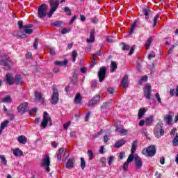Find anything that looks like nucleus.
Returning <instances> with one entry per match:
<instances>
[{"label": "nucleus", "mask_w": 178, "mask_h": 178, "mask_svg": "<svg viewBox=\"0 0 178 178\" xmlns=\"http://www.w3.org/2000/svg\"><path fill=\"white\" fill-rule=\"evenodd\" d=\"M0 65L3 66L4 70H11L13 66V60L10 59V57L6 54H3V57L0 60Z\"/></svg>", "instance_id": "f257e3e1"}, {"label": "nucleus", "mask_w": 178, "mask_h": 178, "mask_svg": "<svg viewBox=\"0 0 178 178\" xmlns=\"http://www.w3.org/2000/svg\"><path fill=\"white\" fill-rule=\"evenodd\" d=\"M49 2L51 10L49 13H47V17L51 19V17H52V15H54V13L56 12V10L59 7V0H49Z\"/></svg>", "instance_id": "f03ea898"}, {"label": "nucleus", "mask_w": 178, "mask_h": 178, "mask_svg": "<svg viewBox=\"0 0 178 178\" xmlns=\"http://www.w3.org/2000/svg\"><path fill=\"white\" fill-rule=\"evenodd\" d=\"M47 10H48V5L43 3L38 8V17L39 19H45L47 17Z\"/></svg>", "instance_id": "7ed1b4c3"}, {"label": "nucleus", "mask_w": 178, "mask_h": 178, "mask_svg": "<svg viewBox=\"0 0 178 178\" xmlns=\"http://www.w3.org/2000/svg\"><path fill=\"white\" fill-rule=\"evenodd\" d=\"M154 134L156 138H161L162 136H164L165 130L163 129V127H162V124H156L154 130Z\"/></svg>", "instance_id": "20e7f679"}, {"label": "nucleus", "mask_w": 178, "mask_h": 178, "mask_svg": "<svg viewBox=\"0 0 178 178\" xmlns=\"http://www.w3.org/2000/svg\"><path fill=\"white\" fill-rule=\"evenodd\" d=\"M41 165L45 169L46 172H51V168H49V166H51V159L48 154H46L44 159H42Z\"/></svg>", "instance_id": "39448f33"}, {"label": "nucleus", "mask_w": 178, "mask_h": 178, "mask_svg": "<svg viewBox=\"0 0 178 178\" xmlns=\"http://www.w3.org/2000/svg\"><path fill=\"white\" fill-rule=\"evenodd\" d=\"M100 101H101V95L97 94L95 95L93 97L90 99V100H89L88 103V108H94V106H95L97 104L99 103Z\"/></svg>", "instance_id": "423d86ee"}, {"label": "nucleus", "mask_w": 178, "mask_h": 178, "mask_svg": "<svg viewBox=\"0 0 178 178\" xmlns=\"http://www.w3.org/2000/svg\"><path fill=\"white\" fill-rule=\"evenodd\" d=\"M53 94L51 97V105H56L58 102H59V91H58V89L55 88V86H53Z\"/></svg>", "instance_id": "0eeeda50"}, {"label": "nucleus", "mask_w": 178, "mask_h": 178, "mask_svg": "<svg viewBox=\"0 0 178 178\" xmlns=\"http://www.w3.org/2000/svg\"><path fill=\"white\" fill-rule=\"evenodd\" d=\"M143 153L148 156H155V154H156V147L154 145H150L145 150H143Z\"/></svg>", "instance_id": "6e6552de"}, {"label": "nucleus", "mask_w": 178, "mask_h": 178, "mask_svg": "<svg viewBox=\"0 0 178 178\" xmlns=\"http://www.w3.org/2000/svg\"><path fill=\"white\" fill-rule=\"evenodd\" d=\"M106 76V68L105 67H102L97 72V76L99 78V83H102V81L105 80Z\"/></svg>", "instance_id": "1a4fd4ad"}, {"label": "nucleus", "mask_w": 178, "mask_h": 178, "mask_svg": "<svg viewBox=\"0 0 178 178\" xmlns=\"http://www.w3.org/2000/svg\"><path fill=\"white\" fill-rule=\"evenodd\" d=\"M134 163L137 170L141 169L143 168V160L141 157L138 155H136L134 157Z\"/></svg>", "instance_id": "9d476101"}, {"label": "nucleus", "mask_w": 178, "mask_h": 178, "mask_svg": "<svg viewBox=\"0 0 178 178\" xmlns=\"http://www.w3.org/2000/svg\"><path fill=\"white\" fill-rule=\"evenodd\" d=\"M28 106H29V104L27 102H24L23 104H19V106L17 108V109L21 113H27Z\"/></svg>", "instance_id": "9b49d317"}, {"label": "nucleus", "mask_w": 178, "mask_h": 178, "mask_svg": "<svg viewBox=\"0 0 178 178\" xmlns=\"http://www.w3.org/2000/svg\"><path fill=\"white\" fill-rule=\"evenodd\" d=\"M144 95L147 99H151V85L147 84L144 89Z\"/></svg>", "instance_id": "f8f14e48"}, {"label": "nucleus", "mask_w": 178, "mask_h": 178, "mask_svg": "<svg viewBox=\"0 0 178 178\" xmlns=\"http://www.w3.org/2000/svg\"><path fill=\"white\" fill-rule=\"evenodd\" d=\"M49 114L48 112L44 111L43 113V121L41 122V126L45 129L48 126Z\"/></svg>", "instance_id": "ddd939ff"}, {"label": "nucleus", "mask_w": 178, "mask_h": 178, "mask_svg": "<svg viewBox=\"0 0 178 178\" xmlns=\"http://www.w3.org/2000/svg\"><path fill=\"white\" fill-rule=\"evenodd\" d=\"M95 34V29H92L90 32V37L89 38L86 39V42L88 44H92L94 41H95V36L94 35Z\"/></svg>", "instance_id": "4468645a"}, {"label": "nucleus", "mask_w": 178, "mask_h": 178, "mask_svg": "<svg viewBox=\"0 0 178 178\" xmlns=\"http://www.w3.org/2000/svg\"><path fill=\"white\" fill-rule=\"evenodd\" d=\"M74 157L70 158L66 163V169H73L74 168Z\"/></svg>", "instance_id": "2eb2a0df"}, {"label": "nucleus", "mask_w": 178, "mask_h": 178, "mask_svg": "<svg viewBox=\"0 0 178 178\" xmlns=\"http://www.w3.org/2000/svg\"><path fill=\"white\" fill-rule=\"evenodd\" d=\"M31 27H33V24H27L24 26V31L26 33V34H33V29H31Z\"/></svg>", "instance_id": "dca6fc26"}, {"label": "nucleus", "mask_w": 178, "mask_h": 178, "mask_svg": "<svg viewBox=\"0 0 178 178\" xmlns=\"http://www.w3.org/2000/svg\"><path fill=\"white\" fill-rule=\"evenodd\" d=\"M127 80H129V76L124 75L121 82V86L124 88H127L129 87V83L127 82Z\"/></svg>", "instance_id": "f3484780"}, {"label": "nucleus", "mask_w": 178, "mask_h": 178, "mask_svg": "<svg viewBox=\"0 0 178 178\" xmlns=\"http://www.w3.org/2000/svg\"><path fill=\"white\" fill-rule=\"evenodd\" d=\"M124 144H126V140L124 139H121L115 142L114 147L115 148H120V147H123Z\"/></svg>", "instance_id": "a211bd4d"}, {"label": "nucleus", "mask_w": 178, "mask_h": 178, "mask_svg": "<svg viewBox=\"0 0 178 178\" xmlns=\"http://www.w3.org/2000/svg\"><path fill=\"white\" fill-rule=\"evenodd\" d=\"M115 131H117V133H120V134H123V136L127 135V130L124 129L123 127H120L119 126L116 127Z\"/></svg>", "instance_id": "6ab92c4d"}, {"label": "nucleus", "mask_w": 178, "mask_h": 178, "mask_svg": "<svg viewBox=\"0 0 178 178\" xmlns=\"http://www.w3.org/2000/svg\"><path fill=\"white\" fill-rule=\"evenodd\" d=\"M6 81L9 86L13 85V80H12V74L8 73L6 74Z\"/></svg>", "instance_id": "aec40b11"}, {"label": "nucleus", "mask_w": 178, "mask_h": 178, "mask_svg": "<svg viewBox=\"0 0 178 178\" xmlns=\"http://www.w3.org/2000/svg\"><path fill=\"white\" fill-rule=\"evenodd\" d=\"M112 105V100H109L108 102H104L103 105L101 106V110L105 111L107 108H109Z\"/></svg>", "instance_id": "412c9836"}, {"label": "nucleus", "mask_w": 178, "mask_h": 178, "mask_svg": "<svg viewBox=\"0 0 178 178\" xmlns=\"http://www.w3.org/2000/svg\"><path fill=\"white\" fill-rule=\"evenodd\" d=\"M163 120L166 122L167 124H172L173 117L170 115H165Z\"/></svg>", "instance_id": "4be33fe9"}, {"label": "nucleus", "mask_w": 178, "mask_h": 178, "mask_svg": "<svg viewBox=\"0 0 178 178\" xmlns=\"http://www.w3.org/2000/svg\"><path fill=\"white\" fill-rule=\"evenodd\" d=\"M82 99H83V97H81V95H80V93H77L75 95L74 104H81Z\"/></svg>", "instance_id": "5701e85b"}, {"label": "nucleus", "mask_w": 178, "mask_h": 178, "mask_svg": "<svg viewBox=\"0 0 178 178\" xmlns=\"http://www.w3.org/2000/svg\"><path fill=\"white\" fill-rule=\"evenodd\" d=\"M35 98L38 101H44V97H42V94H41V92L37 90L35 91Z\"/></svg>", "instance_id": "b1692460"}, {"label": "nucleus", "mask_w": 178, "mask_h": 178, "mask_svg": "<svg viewBox=\"0 0 178 178\" xmlns=\"http://www.w3.org/2000/svg\"><path fill=\"white\" fill-rule=\"evenodd\" d=\"M8 124H9L8 120H6V121L1 122V126H0V133H2V131L5 130V129H6V127H8Z\"/></svg>", "instance_id": "393cba45"}, {"label": "nucleus", "mask_w": 178, "mask_h": 178, "mask_svg": "<svg viewBox=\"0 0 178 178\" xmlns=\"http://www.w3.org/2000/svg\"><path fill=\"white\" fill-rule=\"evenodd\" d=\"M145 112H147V110L145 109V108H140L138 110V119H143V115H145Z\"/></svg>", "instance_id": "a878e982"}, {"label": "nucleus", "mask_w": 178, "mask_h": 178, "mask_svg": "<svg viewBox=\"0 0 178 178\" xmlns=\"http://www.w3.org/2000/svg\"><path fill=\"white\" fill-rule=\"evenodd\" d=\"M65 155V149L63 147H61L58 149V153L57 154V159H58V161H60V159H62V155Z\"/></svg>", "instance_id": "bb28decb"}, {"label": "nucleus", "mask_w": 178, "mask_h": 178, "mask_svg": "<svg viewBox=\"0 0 178 178\" xmlns=\"http://www.w3.org/2000/svg\"><path fill=\"white\" fill-rule=\"evenodd\" d=\"M18 143H19V144H26L27 138L24 136H19L18 137Z\"/></svg>", "instance_id": "cd10ccee"}, {"label": "nucleus", "mask_w": 178, "mask_h": 178, "mask_svg": "<svg viewBox=\"0 0 178 178\" xmlns=\"http://www.w3.org/2000/svg\"><path fill=\"white\" fill-rule=\"evenodd\" d=\"M138 144V141L134 140L132 143V146L131 149V154H134L136 152V149H137V145Z\"/></svg>", "instance_id": "c85d7f7f"}, {"label": "nucleus", "mask_w": 178, "mask_h": 178, "mask_svg": "<svg viewBox=\"0 0 178 178\" xmlns=\"http://www.w3.org/2000/svg\"><path fill=\"white\" fill-rule=\"evenodd\" d=\"M13 154L15 156H23V152L19 148H16L13 150Z\"/></svg>", "instance_id": "c756f323"}, {"label": "nucleus", "mask_w": 178, "mask_h": 178, "mask_svg": "<svg viewBox=\"0 0 178 178\" xmlns=\"http://www.w3.org/2000/svg\"><path fill=\"white\" fill-rule=\"evenodd\" d=\"M152 41H153V39L152 37L149 38L147 39V40L146 41V43L145 44V47L147 51H148V49H149V47H151V44H152Z\"/></svg>", "instance_id": "7c9ffc66"}, {"label": "nucleus", "mask_w": 178, "mask_h": 178, "mask_svg": "<svg viewBox=\"0 0 178 178\" xmlns=\"http://www.w3.org/2000/svg\"><path fill=\"white\" fill-rule=\"evenodd\" d=\"M116 69H118V64H116V62L112 61L111 65V72L113 73Z\"/></svg>", "instance_id": "2f4dec72"}, {"label": "nucleus", "mask_w": 178, "mask_h": 178, "mask_svg": "<svg viewBox=\"0 0 178 178\" xmlns=\"http://www.w3.org/2000/svg\"><path fill=\"white\" fill-rule=\"evenodd\" d=\"M55 65H57V66H66L67 65V60H65L64 61H55Z\"/></svg>", "instance_id": "473e14b6"}, {"label": "nucleus", "mask_w": 178, "mask_h": 178, "mask_svg": "<svg viewBox=\"0 0 178 178\" xmlns=\"http://www.w3.org/2000/svg\"><path fill=\"white\" fill-rule=\"evenodd\" d=\"M15 84L17 86L22 84V76L20 75H15Z\"/></svg>", "instance_id": "72a5a7b5"}, {"label": "nucleus", "mask_w": 178, "mask_h": 178, "mask_svg": "<svg viewBox=\"0 0 178 178\" xmlns=\"http://www.w3.org/2000/svg\"><path fill=\"white\" fill-rule=\"evenodd\" d=\"M152 122H154V117L150 116V117L146 118L145 124H147V126H149V124H151V123H152Z\"/></svg>", "instance_id": "f704fd0d"}, {"label": "nucleus", "mask_w": 178, "mask_h": 178, "mask_svg": "<svg viewBox=\"0 0 178 178\" xmlns=\"http://www.w3.org/2000/svg\"><path fill=\"white\" fill-rule=\"evenodd\" d=\"M149 13H151V10H149V9L143 10V14L145 15L146 20H148V19H149Z\"/></svg>", "instance_id": "c9c22d12"}, {"label": "nucleus", "mask_w": 178, "mask_h": 178, "mask_svg": "<svg viewBox=\"0 0 178 178\" xmlns=\"http://www.w3.org/2000/svg\"><path fill=\"white\" fill-rule=\"evenodd\" d=\"M0 159L2 163H3L4 166H6V164L8 163V160H6V157H5V155L0 154Z\"/></svg>", "instance_id": "e433bc0d"}, {"label": "nucleus", "mask_w": 178, "mask_h": 178, "mask_svg": "<svg viewBox=\"0 0 178 178\" xmlns=\"http://www.w3.org/2000/svg\"><path fill=\"white\" fill-rule=\"evenodd\" d=\"M172 144L174 147H177L178 145V133H176L175 137L172 140Z\"/></svg>", "instance_id": "4c0bfd02"}, {"label": "nucleus", "mask_w": 178, "mask_h": 178, "mask_svg": "<svg viewBox=\"0 0 178 178\" xmlns=\"http://www.w3.org/2000/svg\"><path fill=\"white\" fill-rule=\"evenodd\" d=\"M63 10L67 16H72V10H70V8L65 7L63 8Z\"/></svg>", "instance_id": "58836bf2"}, {"label": "nucleus", "mask_w": 178, "mask_h": 178, "mask_svg": "<svg viewBox=\"0 0 178 178\" xmlns=\"http://www.w3.org/2000/svg\"><path fill=\"white\" fill-rule=\"evenodd\" d=\"M72 83L74 84L77 83V73L76 72H74L72 75Z\"/></svg>", "instance_id": "ea45409f"}, {"label": "nucleus", "mask_w": 178, "mask_h": 178, "mask_svg": "<svg viewBox=\"0 0 178 178\" xmlns=\"http://www.w3.org/2000/svg\"><path fill=\"white\" fill-rule=\"evenodd\" d=\"M81 168L82 170L86 169V160L84 159V157H81Z\"/></svg>", "instance_id": "a19ab883"}, {"label": "nucleus", "mask_w": 178, "mask_h": 178, "mask_svg": "<svg viewBox=\"0 0 178 178\" xmlns=\"http://www.w3.org/2000/svg\"><path fill=\"white\" fill-rule=\"evenodd\" d=\"M88 155L89 157V161H92V159H94V152H92V150H88Z\"/></svg>", "instance_id": "79ce46f5"}, {"label": "nucleus", "mask_w": 178, "mask_h": 178, "mask_svg": "<svg viewBox=\"0 0 178 178\" xmlns=\"http://www.w3.org/2000/svg\"><path fill=\"white\" fill-rule=\"evenodd\" d=\"M2 102L4 103H10L12 102V97H10V96H6V97H4L3 99H2Z\"/></svg>", "instance_id": "37998d69"}, {"label": "nucleus", "mask_w": 178, "mask_h": 178, "mask_svg": "<svg viewBox=\"0 0 178 178\" xmlns=\"http://www.w3.org/2000/svg\"><path fill=\"white\" fill-rule=\"evenodd\" d=\"M97 81H92V84L90 85V88L92 91H95V88H97Z\"/></svg>", "instance_id": "c03bdc74"}, {"label": "nucleus", "mask_w": 178, "mask_h": 178, "mask_svg": "<svg viewBox=\"0 0 178 178\" xmlns=\"http://www.w3.org/2000/svg\"><path fill=\"white\" fill-rule=\"evenodd\" d=\"M77 55H78L77 51L74 50V51H72V61H73L74 63L76 62V58H77Z\"/></svg>", "instance_id": "a18cd8bd"}, {"label": "nucleus", "mask_w": 178, "mask_h": 178, "mask_svg": "<svg viewBox=\"0 0 178 178\" xmlns=\"http://www.w3.org/2000/svg\"><path fill=\"white\" fill-rule=\"evenodd\" d=\"M136 26H137L136 22H134L133 24L131 25L130 34L134 33V29H136Z\"/></svg>", "instance_id": "49530a36"}, {"label": "nucleus", "mask_w": 178, "mask_h": 178, "mask_svg": "<svg viewBox=\"0 0 178 178\" xmlns=\"http://www.w3.org/2000/svg\"><path fill=\"white\" fill-rule=\"evenodd\" d=\"M134 159V155L133 153H131L127 160V163H130L133 162Z\"/></svg>", "instance_id": "de8ad7c7"}, {"label": "nucleus", "mask_w": 178, "mask_h": 178, "mask_svg": "<svg viewBox=\"0 0 178 178\" xmlns=\"http://www.w3.org/2000/svg\"><path fill=\"white\" fill-rule=\"evenodd\" d=\"M129 49H130V46H129L127 44L123 42L122 50V51H129Z\"/></svg>", "instance_id": "09e8293b"}, {"label": "nucleus", "mask_w": 178, "mask_h": 178, "mask_svg": "<svg viewBox=\"0 0 178 178\" xmlns=\"http://www.w3.org/2000/svg\"><path fill=\"white\" fill-rule=\"evenodd\" d=\"M51 26H54L55 27H60L62 26V22L60 21L55 22L54 23H51Z\"/></svg>", "instance_id": "8fccbe9b"}, {"label": "nucleus", "mask_w": 178, "mask_h": 178, "mask_svg": "<svg viewBox=\"0 0 178 178\" xmlns=\"http://www.w3.org/2000/svg\"><path fill=\"white\" fill-rule=\"evenodd\" d=\"M37 111H38V109L37 108V107H34L33 108H32L31 111H29V115L31 116H33V115H35Z\"/></svg>", "instance_id": "3c124183"}, {"label": "nucleus", "mask_w": 178, "mask_h": 178, "mask_svg": "<svg viewBox=\"0 0 178 178\" xmlns=\"http://www.w3.org/2000/svg\"><path fill=\"white\" fill-rule=\"evenodd\" d=\"M106 161V159L105 158H101L99 159V162H100V163H102V166L103 168H105V166H106V163H105Z\"/></svg>", "instance_id": "603ef678"}, {"label": "nucleus", "mask_w": 178, "mask_h": 178, "mask_svg": "<svg viewBox=\"0 0 178 178\" xmlns=\"http://www.w3.org/2000/svg\"><path fill=\"white\" fill-rule=\"evenodd\" d=\"M17 33H19V31H15L14 35H16L17 37H19V38H26V37H27V35L24 33L22 35H17Z\"/></svg>", "instance_id": "864d4df0"}, {"label": "nucleus", "mask_w": 178, "mask_h": 178, "mask_svg": "<svg viewBox=\"0 0 178 178\" xmlns=\"http://www.w3.org/2000/svg\"><path fill=\"white\" fill-rule=\"evenodd\" d=\"M155 52L152 51L149 55H148V59L149 60H152V59H154L155 58Z\"/></svg>", "instance_id": "5fc2aeb1"}, {"label": "nucleus", "mask_w": 178, "mask_h": 178, "mask_svg": "<svg viewBox=\"0 0 178 178\" xmlns=\"http://www.w3.org/2000/svg\"><path fill=\"white\" fill-rule=\"evenodd\" d=\"M159 20V15H156L154 18V23H153V27H155L156 26V22Z\"/></svg>", "instance_id": "6e6d98bb"}, {"label": "nucleus", "mask_w": 178, "mask_h": 178, "mask_svg": "<svg viewBox=\"0 0 178 178\" xmlns=\"http://www.w3.org/2000/svg\"><path fill=\"white\" fill-rule=\"evenodd\" d=\"M123 170H124V172H127V169H129V163H127V161H126L124 163V165L122 167Z\"/></svg>", "instance_id": "4d7b16f0"}, {"label": "nucleus", "mask_w": 178, "mask_h": 178, "mask_svg": "<svg viewBox=\"0 0 178 178\" xmlns=\"http://www.w3.org/2000/svg\"><path fill=\"white\" fill-rule=\"evenodd\" d=\"M155 97L158 101L159 104H162V100L161 99V96L159 95V93H156Z\"/></svg>", "instance_id": "13d9d810"}, {"label": "nucleus", "mask_w": 178, "mask_h": 178, "mask_svg": "<svg viewBox=\"0 0 178 178\" xmlns=\"http://www.w3.org/2000/svg\"><path fill=\"white\" fill-rule=\"evenodd\" d=\"M70 124H72V122L69 121L67 123L63 124V127L65 129V130H67V129H69V126H70Z\"/></svg>", "instance_id": "bf43d9fd"}, {"label": "nucleus", "mask_w": 178, "mask_h": 178, "mask_svg": "<svg viewBox=\"0 0 178 178\" xmlns=\"http://www.w3.org/2000/svg\"><path fill=\"white\" fill-rule=\"evenodd\" d=\"M114 160H115V156H110L108 157V165H112V162H113Z\"/></svg>", "instance_id": "052dcab7"}, {"label": "nucleus", "mask_w": 178, "mask_h": 178, "mask_svg": "<svg viewBox=\"0 0 178 178\" xmlns=\"http://www.w3.org/2000/svg\"><path fill=\"white\" fill-rule=\"evenodd\" d=\"M33 47H34L35 49H37V48L38 47V38H36L35 39V41L33 42Z\"/></svg>", "instance_id": "680f3d73"}, {"label": "nucleus", "mask_w": 178, "mask_h": 178, "mask_svg": "<svg viewBox=\"0 0 178 178\" xmlns=\"http://www.w3.org/2000/svg\"><path fill=\"white\" fill-rule=\"evenodd\" d=\"M18 27L19 30H22V29H24V26H23V21H18Z\"/></svg>", "instance_id": "e2e57ef3"}, {"label": "nucleus", "mask_w": 178, "mask_h": 178, "mask_svg": "<svg viewBox=\"0 0 178 178\" xmlns=\"http://www.w3.org/2000/svg\"><path fill=\"white\" fill-rule=\"evenodd\" d=\"M177 46V44H172L171 48L168 50V54L170 55V54H172V52H173V49H175V48H176V47Z\"/></svg>", "instance_id": "0e129e2a"}, {"label": "nucleus", "mask_w": 178, "mask_h": 178, "mask_svg": "<svg viewBox=\"0 0 178 178\" xmlns=\"http://www.w3.org/2000/svg\"><path fill=\"white\" fill-rule=\"evenodd\" d=\"M107 91L108 94H115V89H113V88H108Z\"/></svg>", "instance_id": "69168bd1"}, {"label": "nucleus", "mask_w": 178, "mask_h": 178, "mask_svg": "<svg viewBox=\"0 0 178 178\" xmlns=\"http://www.w3.org/2000/svg\"><path fill=\"white\" fill-rule=\"evenodd\" d=\"M113 40H114V38L112 36H108L106 38L107 42H113V41H114Z\"/></svg>", "instance_id": "338daca9"}, {"label": "nucleus", "mask_w": 178, "mask_h": 178, "mask_svg": "<svg viewBox=\"0 0 178 178\" xmlns=\"http://www.w3.org/2000/svg\"><path fill=\"white\" fill-rule=\"evenodd\" d=\"M111 140V138H109V136H108V135H105L104 136V141L105 143H108V141H109Z\"/></svg>", "instance_id": "774afa93"}]
</instances>
